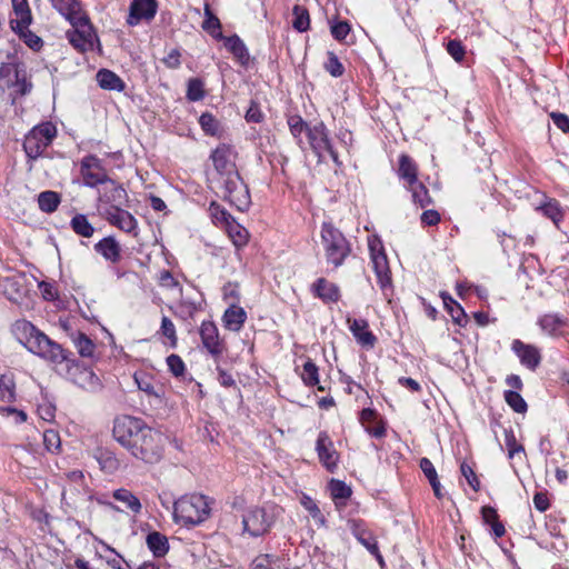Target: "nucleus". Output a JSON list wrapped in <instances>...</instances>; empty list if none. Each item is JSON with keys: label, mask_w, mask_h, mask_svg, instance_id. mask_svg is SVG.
I'll return each mask as SVG.
<instances>
[{"label": "nucleus", "mask_w": 569, "mask_h": 569, "mask_svg": "<svg viewBox=\"0 0 569 569\" xmlns=\"http://www.w3.org/2000/svg\"><path fill=\"white\" fill-rule=\"evenodd\" d=\"M12 333L30 352L53 363L67 365V378L77 387L97 392L101 389L99 377L88 367L69 360V352L26 319L12 325Z\"/></svg>", "instance_id": "f257e3e1"}, {"label": "nucleus", "mask_w": 569, "mask_h": 569, "mask_svg": "<svg viewBox=\"0 0 569 569\" xmlns=\"http://www.w3.org/2000/svg\"><path fill=\"white\" fill-rule=\"evenodd\" d=\"M210 510V502L206 496H183L173 503V519L177 523L196 526L208 519Z\"/></svg>", "instance_id": "f03ea898"}, {"label": "nucleus", "mask_w": 569, "mask_h": 569, "mask_svg": "<svg viewBox=\"0 0 569 569\" xmlns=\"http://www.w3.org/2000/svg\"><path fill=\"white\" fill-rule=\"evenodd\" d=\"M162 451V435L146 425L144 428H142L140 436L138 437L137 442H133L129 452L134 458L146 463H156L161 459Z\"/></svg>", "instance_id": "7ed1b4c3"}, {"label": "nucleus", "mask_w": 569, "mask_h": 569, "mask_svg": "<svg viewBox=\"0 0 569 569\" xmlns=\"http://www.w3.org/2000/svg\"><path fill=\"white\" fill-rule=\"evenodd\" d=\"M321 240L328 263L341 266L350 253V246L343 234L330 223H323Z\"/></svg>", "instance_id": "20e7f679"}, {"label": "nucleus", "mask_w": 569, "mask_h": 569, "mask_svg": "<svg viewBox=\"0 0 569 569\" xmlns=\"http://www.w3.org/2000/svg\"><path fill=\"white\" fill-rule=\"evenodd\" d=\"M57 136V128L51 122L36 126L24 138L23 149L31 159H37L51 144Z\"/></svg>", "instance_id": "39448f33"}, {"label": "nucleus", "mask_w": 569, "mask_h": 569, "mask_svg": "<svg viewBox=\"0 0 569 569\" xmlns=\"http://www.w3.org/2000/svg\"><path fill=\"white\" fill-rule=\"evenodd\" d=\"M147 423L137 417L120 416L116 418L112 433L114 439L128 451L131 450L133 442H137L142 428Z\"/></svg>", "instance_id": "423d86ee"}, {"label": "nucleus", "mask_w": 569, "mask_h": 569, "mask_svg": "<svg viewBox=\"0 0 569 569\" xmlns=\"http://www.w3.org/2000/svg\"><path fill=\"white\" fill-rule=\"evenodd\" d=\"M102 186L103 187L98 190L97 199V209L100 216L104 214L106 211L123 207L128 200L127 191L114 180L109 179V182Z\"/></svg>", "instance_id": "0eeeda50"}, {"label": "nucleus", "mask_w": 569, "mask_h": 569, "mask_svg": "<svg viewBox=\"0 0 569 569\" xmlns=\"http://www.w3.org/2000/svg\"><path fill=\"white\" fill-rule=\"evenodd\" d=\"M70 24L72 26V29L66 32V37L70 44L81 52L92 50L97 36L93 32V28L88 16Z\"/></svg>", "instance_id": "6e6552de"}, {"label": "nucleus", "mask_w": 569, "mask_h": 569, "mask_svg": "<svg viewBox=\"0 0 569 569\" xmlns=\"http://www.w3.org/2000/svg\"><path fill=\"white\" fill-rule=\"evenodd\" d=\"M307 136L309 139L310 147L318 156L320 161L325 160L326 156L328 154L335 161V163H340L338 159V153L331 146L328 130L323 122H318L313 127L308 128Z\"/></svg>", "instance_id": "1a4fd4ad"}, {"label": "nucleus", "mask_w": 569, "mask_h": 569, "mask_svg": "<svg viewBox=\"0 0 569 569\" xmlns=\"http://www.w3.org/2000/svg\"><path fill=\"white\" fill-rule=\"evenodd\" d=\"M80 174L83 180V184L89 188H96L98 186L109 182V176L102 163V160L94 154H89L82 158L80 162Z\"/></svg>", "instance_id": "9d476101"}, {"label": "nucleus", "mask_w": 569, "mask_h": 569, "mask_svg": "<svg viewBox=\"0 0 569 569\" xmlns=\"http://www.w3.org/2000/svg\"><path fill=\"white\" fill-rule=\"evenodd\" d=\"M370 256L373 264L378 282L382 289L387 288L391 283V272L388 263L387 256L379 241H370Z\"/></svg>", "instance_id": "9b49d317"}, {"label": "nucleus", "mask_w": 569, "mask_h": 569, "mask_svg": "<svg viewBox=\"0 0 569 569\" xmlns=\"http://www.w3.org/2000/svg\"><path fill=\"white\" fill-rule=\"evenodd\" d=\"M158 11L157 0H131L127 23L138 26L141 21L150 22Z\"/></svg>", "instance_id": "f8f14e48"}, {"label": "nucleus", "mask_w": 569, "mask_h": 569, "mask_svg": "<svg viewBox=\"0 0 569 569\" xmlns=\"http://www.w3.org/2000/svg\"><path fill=\"white\" fill-rule=\"evenodd\" d=\"M200 337L203 348L214 358L222 355L224 343L219 336V330L214 322L203 321L200 326Z\"/></svg>", "instance_id": "ddd939ff"}, {"label": "nucleus", "mask_w": 569, "mask_h": 569, "mask_svg": "<svg viewBox=\"0 0 569 569\" xmlns=\"http://www.w3.org/2000/svg\"><path fill=\"white\" fill-rule=\"evenodd\" d=\"M101 217L111 226L117 227L132 236H137L138 221L129 211L124 210L122 207L114 208L111 211H106V213Z\"/></svg>", "instance_id": "4468645a"}, {"label": "nucleus", "mask_w": 569, "mask_h": 569, "mask_svg": "<svg viewBox=\"0 0 569 569\" xmlns=\"http://www.w3.org/2000/svg\"><path fill=\"white\" fill-rule=\"evenodd\" d=\"M316 450L320 462L329 470L333 471L339 461V453L335 449L333 442L327 432H320L316 443Z\"/></svg>", "instance_id": "2eb2a0df"}, {"label": "nucleus", "mask_w": 569, "mask_h": 569, "mask_svg": "<svg viewBox=\"0 0 569 569\" xmlns=\"http://www.w3.org/2000/svg\"><path fill=\"white\" fill-rule=\"evenodd\" d=\"M134 382L138 389L144 392L156 405L164 402L166 391L162 385L156 383L149 375L144 372L134 373Z\"/></svg>", "instance_id": "dca6fc26"}, {"label": "nucleus", "mask_w": 569, "mask_h": 569, "mask_svg": "<svg viewBox=\"0 0 569 569\" xmlns=\"http://www.w3.org/2000/svg\"><path fill=\"white\" fill-rule=\"evenodd\" d=\"M511 349L518 356L520 362L528 369L535 370L540 365L541 355L537 347L516 339L512 341Z\"/></svg>", "instance_id": "f3484780"}, {"label": "nucleus", "mask_w": 569, "mask_h": 569, "mask_svg": "<svg viewBox=\"0 0 569 569\" xmlns=\"http://www.w3.org/2000/svg\"><path fill=\"white\" fill-rule=\"evenodd\" d=\"M347 323L355 339L365 348H373L377 338L369 330V323L365 319L347 318Z\"/></svg>", "instance_id": "a211bd4d"}, {"label": "nucleus", "mask_w": 569, "mask_h": 569, "mask_svg": "<svg viewBox=\"0 0 569 569\" xmlns=\"http://www.w3.org/2000/svg\"><path fill=\"white\" fill-rule=\"evenodd\" d=\"M50 2L69 23L87 17L78 0H50Z\"/></svg>", "instance_id": "6ab92c4d"}, {"label": "nucleus", "mask_w": 569, "mask_h": 569, "mask_svg": "<svg viewBox=\"0 0 569 569\" xmlns=\"http://www.w3.org/2000/svg\"><path fill=\"white\" fill-rule=\"evenodd\" d=\"M233 151L231 147L222 143L218 146L211 153L210 158L213 162L216 170L220 174L230 173L233 169L232 161Z\"/></svg>", "instance_id": "aec40b11"}, {"label": "nucleus", "mask_w": 569, "mask_h": 569, "mask_svg": "<svg viewBox=\"0 0 569 569\" xmlns=\"http://www.w3.org/2000/svg\"><path fill=\"white\" fill-rule=\"evenodd\" d=\"M94 251L107 261L116 263L121 258V248L113 237H106L94 244Z\"/></svg>", "instance_id": "412c9836"}, {"label": "nucleus", "mask_w": 569, "mask_h": 569, "mask_svg": "<svg viewBox=\"0 0 569 569\" xmlns=\"http://www.w3.org/2000/svg\"><path fill=\"white\" fill-rule=\"evenodd\" d=\"M247 319V312L238 306H230L223 313L222 322L226 329L238 331Z\"/></svg>", "instance_id": "4be33fe9"}, {"label": "nucleus", "mask_w": 569, "mask_h": 569, "mask_svg": "<svg viewBox=\"0 0 569 569\" xmlns=\"http://www.w3.org/2000/svg\"><path fill=\"white\" fill-rule=\"evenodd\" d=\"M313 291L325 302H337L340 298L339 288L325 278H320L313 283Z\"/></svg>", "instance_id": "5701e85b"}, {"label": "nucleus", "mask_w": 569, "mask_h": 569, "mask_svg": "<svg viewBox=\"0 0 569 569\" xmlns=\"http://www.w3.org/2000/svg\"><path fill=\"white\" fill-rule=\"evenodd\" d=\"M226 49L232 53L241 66H247L249 56L244 42L237 36L224 37Z\"/></svg>", "instance_id": "b1692460"}, {"label": "nucleus", "mask_w": 569, "mask_h": 569, "mask_svg": "<svg viewBox=\"0 0 569 569\" xmlns=\"http://www.w3.org/2000/svg\"><path fill=\"white\" fill-rule=\"evenodd\" d=\"M204 20L202 22V29L208 32L216 40L224 39L221 32V22L219 18L212 12L209 2H204Z\"/></svg>", "instance_id": "393cba45"}, {"label": "nucleus", "mask_w": 569, "mask_h": 569, "mask_svg": "<svg viewBox=\"0 0 569 569\" xmlns=\"http://www.w3.org/2000/svg\"><path fill=\"white\" fill-rule=\"evenodd\" d=\"M112 497L114 500L124 505L132 513L138 515L141 512L142 505L139 498L130 490L126 488L116 489L112 491Z\"/></svg>", "instance_id": "a878e982"}, {"label": "nucleus", "mask_w": 569, "mask_h": 569, "mask_svg": "<svg viewBox=\"0 0 569 569\" xmlns=\"http://www.w3.org/2000/svg\"><path fill=\"white\" fill-rule=\"evenodd\" d=\"M398 174L407 182V186L418 181V167L409 156L401 154L399 157Z\"/></svg>", "instance_id": "bb28decb"}, {"label": "nucleus", "mask_w": 569, "mask_h": 569, "mask_svg": "<svg viewBox=\"0 0 569 569\" xmlns=\"http://www.w3.org/2000/svg\"><path fill=\"white\" fill-rule=\"evenodd\" d=\"M98 84L106 90L122 91L124 89V82L113 71L108 69H101L97 73Z\"/></svg>", "instance_id": "cd10ccee"}, {"label": "nucleus", "mask_w": 569, "mask_h": 569, "mask_svg": "<svg viewBox=\"0 0 569 569\" xmlns=\"http://www.w3.org/2000/svg\"><path fill=\"white\" fill-rule=\"evenodd\" d=\"M11 2L17 16L16 19L10 21L11 27H13V24H20L22 28L29 27L32 21V17L28 0H11Z\"/></svg>", "instance_id": "c85d7f7f"}, {"label": "nucleus", "mask_w": 569, "mask_h": 569, "mask_svg": "<svg viewBox=\"0 0 569 569\" xmlns=\"http://www.w3.org/2000/svg\"><path fill=\"white\" fill-rule=\"evenodd\" d=\"M147 546L154 557H163L169 550V542L166 536L158 531H152L147 536Z\"/></svg>", "instance_id": "c756f323"}, {"label": "nucleus", "mask_w": 569, "mask_h": 569, "mask_svg": "<svg viewBox=\"0 0 569 569\" xmlns=\"http://www.w3.org/2000/svg\"><path fill=\"white\" fill-rule=\"evenodd\" d=\"M226 221H227V231H228L229 238L231 239L234 247L237 249H241V248L246 247L248 239H249L248 230L243 226L236 222L234 220L228 221L226 219Z\"/></svg>", "instance_id": "7c9ffc66"}, {"label": "nucleus", "mask_w": 569, "mask_h": 569, "mask_svg": "<svg viewBox=\"0 0 569 569\" xmlns=\"http://www.w3.org/2000/svg\"><path fill=\"white\" fill-rule=\"evenodd\" d=\"M441 298L443 300V305L452 318V321L459 326H465L468 321L467 313L463 308L453 300L448 293L442 292Z\"/></svg>", "instance_id": "2f4dec72"}, {"label": "nucleus", "mask_w": 569, "mask_h": 569, "mask_svg": "<svg viewBox=\"0 0 569 569\" xmlns=\"http://www.w3.org/2000/svg\"><path fill=\"white\" fill-rule=\"evenodd\" d=\"M353 533H355L357 540L363 547H366L368 551H370L372 555H375L380 563H382L383 558L379 552V548H378L375 537L369 531L361 529L358 526L355 527Z\"/></svg>", "instance_id": "473e14b6"}, {"label": "nucleus", "mask_w": 569, "mask_h": 569, "mask_svg": "<svg viewBox=\"0 0 569 569\" xmlns=\"http://www.w3.org/2000/svg\"><path fill=\"white\" fill-rule=\"evenodd\" d=\"M94 457H96L101 470H103L107 473H113L120 467V462H119L118 458L110 450L99 449Z\"/></svg>", "instance_id": "72a5a7b5"}, {"label": "nucleus", "mask_w": 569, "mask_h": 569, "mask_svg": "<svg viewBox=\"0 0 569 569\" xmlns=\"http://www.w3.org/2000/svg\"><path fill=\"white\" fill-rule=\"evenodd\" d=\"M303 383L308 387L318 386L319 391H325V387L320 386L319 382V369L316 363L308 358L303 363V371L301 373Z\"/></svg>", "instance_id": "f704fd0d"}, {"label": "nucleus", "mask_w": 569, "mask_h": 569, "mask_svg": "<svg viewBox=\"0 0 569 569\" xmlns=\"http://www.w3.org/2000/svg\"><path fill=\"white\" fill-rule=\"evenodd\" d=\"M70 227L78 236L90 238L94 233L93 226L89 222L88 217L82 213H77L70 221Z\"/></svg>", "instance_id": "c9c22d12"}, {"label": "nucleus", "mask_w": 569, "mask_h": 569, "mask_svg": "<svg viewBox=\"0 0 569 569\" xmlns=\"http://www.w3.org/2000/svg\"><path fill=\"white\" fill-rule=\"evenodd\" d=\"M407 188L411 192L412 201L420 208H426L427 206L431 204L432 198L430 197L426 186H423L421 182L416 181L415 184H408Z\"/></svg>", "instance_id": "e433bc0d"}, {"label": "nucleus", "mask_w": 569, "mask_h": 569, "mask_svg": "<svg viewBox=\"0 0 569 569\" xmlns=\"http://www.w3.org/2000/svg\"><path fill=\"white\" fill-rule=\"evenodd\" d=\"M542 331L550 336H557L561 332L565 325L563 320L556 315H545L538 321Z\"/></svg>", "instance_id": "4c0bfd02"}, {"label": "nucleus", "mask_w": 569, "mask_h": 569, "mask_svg": "<svg viewBox=\"0 0 569 569\" xmlns=\"http://www.w3.org/2000/svg\"><path fill=\"white\" fill-rule=\"evenodd\" d=\"M199 124L206 134L211 137H220L222 133V127L219 120H217L211 113L204 112L199 118Z\"/></svg>", "instance_id": "58836bf2"}, {"label": "nucleus", "mask_w": 569, "mask_h": 569, "mask_svg": "<svg viewBox=\"0 0 569 569\" xmlns=\"http://www.w3.org/2000/svg\"><path fill=\"white\" fill-rule=\"evenodd\" d=\"M60 203V196L56 191H43L38 196V204L41 211L51 213L57 210Z\"/></svg>", "instance_id": "ea45409f"}, {"label": "nucleus", "mask_w": 569, "mask_h": 569, "mask_svg": "<svg viewBox=\"0 0 569 569\" xmlns=\"http://www.w3.org/2000/svg\"><path fill=\"white\" fill-rule=\"evenodd\" d=\"M11 28L30 49L37 51L42 47L41 38L29 30V27L22 28L20 24H13Z\"/></svg>", "instance_id": "a19ab883"}, {"label": "nucleus", "mask_w": 569, "mask_h": 569, "mask_svg": "<svg viewBox=\"0 0 569 569\" xmlns=\"http://www.w3.org/2000/svg\"><path fill=\"white\" fill-rule=\"evenodd\" d=\"M292 27L299 32L307 31L310 27V17L308 10L302 6L296 4L292 9Z\"/></svg>", "instance_id": "79ce46f5"}, {"label": "nucleus", "mask_w": 569, "mask_h": 569, "mask_svg": "<svg viewBox=\"0 0 569 569\" xmlns=\"http://www.w3.org/2000/svg\"><path fill=\"white\" fill-rule=\"evenodd\" d=\"M538 210H541L542 213L547 218L551 219L555 224H558L563 218V210L555 199H548L545 203L538 207Z\"/></svg>", "instance_id": "37998d69"}, {"label": "nucleus", "mask_w": 569, "mask_h": 569, "mask_svg": "<svg viewBox=\"0 0 569 569\" xmlns=\"http://www.w3.org/2000/svg\"><path fill=\"white\" fill-rule=\"evenodd\" d=\"M74 347L81 357H92L96 346L93 341L82 332H78L72 337Z\"/></svg>", "instance_id": "c03bdc74"}, {"label": "nucleus", "mask_w": 569, "mask_h": 569, "mask_svg": "<svg viewBox=\"0 0 569 569\" xmlns=\"http://www.w3.org/2000/svg\"><path fill=\"white\" fill-rule=\"evenodd\" d=\"M187 99L196 102L204 98V83L199 78H191L188 81Z\"/></svg>", "instance_id": "a18cd8bd"}, {"label": "nucleus", "mask_w": 569, "mask_h": 569, "mask_svg": "<svg viewBox=\"0 0 569 569\" xmlns=\"http://www.w3.org/2000/svg\"><path fill=\"white\" fill-rule=\"evenodd\" d=\"M505 400L518 413H525L528 409L525 399L515 390L505 391Z\"/></svg>", "instance_id": "49530a36"}, {"label": "nucleus", "mask_w": 569, "mask_h": 569, "mask_svg": "<svg viewBox=\"0 0 569 569\" xmlns=\"http://www.w3.org/2000/svg\"><path fill=\"white\" fill-rule=\"evenodd\" d=\"M16 398L14 383L11 378L7 376L0 377V400L11 402Z\"/></svg>", "instance_id": "de8ad7c7"}, {"label": "nucleus", "mask_w": 569, "mask_h": 569, "mask_svg": "<svg viewBox=\"0 0 569 569\" xmlns=\"http://www.w3.org/2000/svg\"><path fill=\"white\" fill-rule=\"evenodd\" d=\"M43 443L49 452H58L61 447L59 432L54 429L43 431Z\"/></svg>", "instance_id": "09e8293b"}, {"label": "nucleus", "mask_w": 569, "mask_h": 569, "mask_svg": "<svg viewBox=\"0 0 569 569\" xmlns=\"http://www.w3.org/2000/svg\"><path fill=\"white\" fill-rule=\"evenodd\" d=\"M329 489L333 499H347L351 496L350 487L340 480H331Z\"/></svg>", "instance_id": "8fccbe9b"}, {"label": "nucleus", "mask_w": 569, "mask_h": 569, "mask_svg": "<svg viewBox=\"0 0 569 569\" xmlns=\"http://www.w3.org/2000/svg\"><path fill=\"white\" fill-rule=\"evenodd\" d=\"M253 518L257 521L259 520L260 523L258 527L251 526V536H261V535L266 533L270 527V521L267 518L264 510H262V509L254 510Z\"/></svg>", "instance_id": "3c124183"}, {"label": "nucleus", "mask_w": 569, "mask_h": 569, "mask_svg": "<svg viewBox=\"0 0 569 569\" xmlns=\"http://www.w3.org/2000/svg\"><path fill=\"white\" fill-rule=\"evenodd\" d=\"M167 365H168V368L170 370V372L177 377V378H180V377H183L184 373H186V365L183 362V360L181 359L180 356L178 355H170L168 358H167Z\"/></svg>", "instance_id": "603ef678"}, {"label": "nucleus", "mask_w": 569, "mask_h": 569, "mask_svg": "<svg viewBox=\"0 0 569 569\" xmlns=\"http://www.w3.org/2000/svg\"><path fill=\"white\" fill-rule=\"evenodd\" d=\"M505 443L508 450V457L511 459L515 455L523 452L522 445L517 442L516 436L512 430H505Z\"/></svg>", "instance_id": "864d4df0"}, {"label": "nucleus", "mask_w": 569, "mask_h": 569, "mask_svg": "<svg viewBox=\"0 0 569 569\" xmlns=\"http://www.w3.org/2000/svg\"><path fill=\"white\" fill-rule=\"evenodd\" d=\"M37 411L39 417L47 422L53 421L56 417V406L48 400H43L39 403Z\"/></svg>", "instance_id": "5fc2aeb1"}, {"label": "nucleus", "mask_w": 569, "mask_h": 569, "mask_svg": "<svg viewBox=\"0 0 569 569\" xmlns=\"http://www.w3.org/2000/svg\"><path fill=\"white\" fill-rule=\"evenodd\" d=\"M460 470H461L462 476L466 478L467 482L469 483V486L475 491H479L480 490V481H479L476 472L473 471V469L467 462H462L460 466Z\"/></svg>", "instance_id": "6e6d98bb"}, {"label": "nucleus", "mask_w": 569, "mask_h": 569, "mask_svg": "<svg viewBox=\"0 0 569 569\" xmlns=\"http://www.w3.org/2000/svg\"><path fill=\"white\" fill-rule=\"evenodd\" d=\"M447 51L453 58L455 61L461 62L465 58L466 50L459 40H450L447 43Z\"/></svg>", "instance_id": "4d7b16f0"}, {"label": "nucleus", "mask_w": 569, "mask_h": 569, "mask_svg": "<svg viewBox=\"0 0 569 569\" xmlns=\"http://www.w3.org/2000/svg\"><path fill=\"white\" fill-rule=\"evenodd\" d=\"M288 124H289V128H290V131L291 133L296 137V138H299L301 136L302 132H308V128H310L303 120L301 117L299 116H292L289 118L288 120Z\"/></svg>", "instance_id": "13d9d810"}, {"label": "nucleus", "mask_w": 569, "mask_h": 569, "mask_svg": "<svg viewBox=\"0 0 569 569\" xmlns=\"http://www.w3.org/2000/svg\"><path fill=\"white\" fill-rule=\"evenodd\" d=\"M160 330L161 333L171 341V346L174 347L177 343L176 327L173 322L166 316L162 317Z\"/></svg>", "instance_id": "bf43d9fd"}, {"label": "nucleus", "mask_w": 569, "mask_h": 569, "mask_svg": "<svg viewBox=\"0 0 569 569\" xmlns=\"http://www.w3.org/2000/svg\"><path fill=\"white\" fill-rule=\"evenodd\" d=\"M326 70L333 77H340L345 69L338 58L333 53H330L328 62L326 63Z\"/></svg>", "instance_id": "052dcab7"}, {"label": "nucleus", "mask_w": 569, "mask_h": 569, "mask_svg": "<svg viewBox=\"0 0 569 569\" xmlns=\"http://www.w3.org/2000/svg\"><path fill=\"white\" fill-rule=\"evenodd\" d=\"M440 213L436 210H425L421 216H420V221L422 223V226H428V227H431V226H436L440 222Z\"/></svg>", "instance_id": "680f3d73"}, {"label": "nucleus", "mask_w": 569, "mask_h": 569, "mask_svg": "<svg viewBox=\"0 0 569 569\" xmlns=\"http://www.w3.org/2000/svg\"><path fill=\"white\" fill-rule=\"evenodd\" d=\"M1 413L7 417H12L16 423L27 421V413L13 407H4L0 409Z\"/></svg>", "instance_id": "e2e57ef3"}, {"label": "nucleus", "mask_w": 569, "mask_h": 569, "mask_svg": "<svg viewBox=\"0 0 569 569\" xmlns=\"http://www.w3.org/2000/svg\"><path fill=\"white\" fill-rule=\"evenodd\" d=\"M350 32V27L347 22L340 21L331 27V33L335 39L343 40Z\"/></svg>", "instance_id": "0e129e2a"}, {"label": "nucleus", "mask_w": 569, "mask_h": 569, "mask_svg": "<svg viewBox=\"0 0 569 569\" xmlns=\"http://www.w3.org/2000/svg\"><path fill=\"white\" fill-rule=\"evenodd\" d=\"M180 51L172 49L164 58L163 63L170 69H177L180 66Z\"/></svg>", "instance_id": "69168bd1"}, {"label": "nucleus", "mask_w": 569, "mask_h": 569, "mask_svg": "<svg viewBox=\"0 0 569 569\" xmlns=\"http://www.w3.org/2000/svg\"><path fill=\"white\" fill-rule=\"evenodd\" d=\"M420 468L429 481L438 478L437 471L428 458H422L420 460Z\"/></svg>", "instance_id": "338daca9"}, {"label": "nucleus", "mask_w": 569, "mask_h": 569, "mask_svg": "<svg viewBox=\"0 0 569 569\" xmlns=\"http://www.w3.org/2000/svg\"><path fill=\"white\" fill-rule=\"evenodd\" d=\"M553 123L563 132H569V117L565 113L552 112L550 114Z\"/></svg>", "instance_id": "774afa93"}]
</instances>
